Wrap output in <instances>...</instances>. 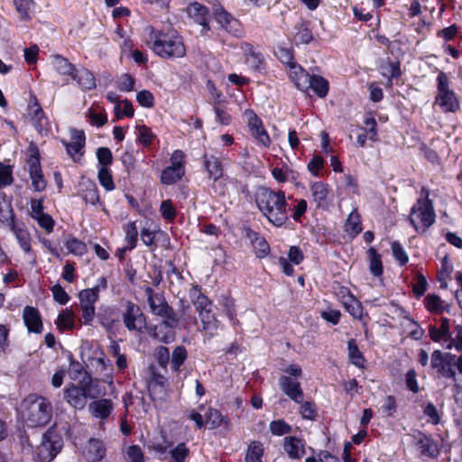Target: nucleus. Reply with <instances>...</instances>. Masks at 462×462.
Returning a JSON list of instances; mask_svg holds the SVG:
<instances>
[{
    "instance_id": "nucleus-59",
    "label": "nucleus",
    "mask_w": 462,
    "mask_h": 462,
    "mask_svg": "<svg viewBox=\"0 0 462 462\" xmlns=\"http://www.w3.org/2000/svg\"><path fill=\"white\" fill-rule=\"evenodd\" d=\"M160 212L164 219L172 221L177 215V211L171 199H165L161 203Z\"/></svg>"
},
{
    "instance_id": "nucleus-36",
    "label": "nucleus",
    "mask_w": 462,
    "mask_h": 462,
    "mask_svg": "<svg viewBox=\"0 0 462 462\" xmlns=\"http://www.w3.org/2000/svg\"><path fill=\"white\" fill-rule=\"evenodd\" d=\"M308 89L310 88L319 97H325L328 92V82L321 76L310 75Z\"/></svg>"
},
{
    "instance_id": "nucleus-23",
    "label": "nucleus",
    "mask_w": 462,
    "mask_h": 462,
    "mask_svg": "<svg viewBox=\"0 0 462 462\" xmlns=\"http://www.w3.org/2000/svg\"><path fill=\"white\" fill-rule=\"evenodd\" d=\"M114 410V403L109 399H99L89 403L88 411L90 414L97 419H107Z\"/></svg>"
},
{
    "instance_id": "nucleus-30",
    "label": "nucleus",
    "mask_w": 462,
    "mask_h": 462,
    "mask_svg": "<svg viewBox=\"0 0 462 462\" xmlns=\"http://www.w3.org/2000/svg\"><path fill=\"white\" fill-rule=\"evenodd\" d=\"M81 197L87 204L96 205L99 202L98 189L95 182L87 180L81 182Z\"/></svg>"
},
{
    "instance_id": "nucleus-25",
    "label": "nucleus",
    "mask_w": 462,
    "mask_h": 462,
    "mask_svg": "<svg viewBox=\"0 0 462 462\" xmlns=\"http://www.w3.org/2000/svg\"><path fill=\"white\" fill-rule=\"evenodd\" d=\"M29 115L31 116L34 127L39 133L42 134L43 131L48 130V118L45 116L42 108L36 99L29 106Z\"/></svg>"
},
{
    "instance_id": "nucleus-53",
    "label": "nucleus",
    "mask_w": 462,
    "mask_h": 462,
    "mask_svg": "<svg viewBox=\"0 0 462 462\" xmlns=\"http://www.w3.org/2000/svg\"><path fill=\"white\" fill-rule=\"evenodd\" d=\"M114 112L117 119L133 117L134 114L133 105L128 100H123L117 103L114 107Z\"/></svg>"
},
{
    "instance_id": "nucleus-44",
    "label": "nucleus",
    "mask_w": 462,
    "mask_h": 462,
    "mask_svg": "<svg viewBox=\"0 0 462 462\" xmlns=\"http://www.w3.org/2000/svg\"><path fill=\"white\" fill-rule=\"evenodd\" d=\"M56 325L59 330H69L75 326L74 314L70 310H64L58 315Z\"/></svg>"
},
{
    "instance_id": "nucleus-4",
    "label": "nucleus",
    "mask_w": 462,
    "mask_h": 462,
    "mask_svg": "<svg viewBox=\"0 0 462 462\" xmlns=\"http://www.w3.org/2000/svg\"><path fill=\"white\" fill-rule=\"evenodd\" d=\"M422 198H419L411 209L410 222L417 232H425L435 222L432 201L429 199L430 191L421 188Z\"/></svg>"
},
{
    "instance_id": "nucleus-60",
    "label": "nucleus",
    "mask_w": 462,
    "mask_h": 462,
    "mask_svg": "<svg viewBox=\"0 0 462 462\" xmlns=\"http://www.w3.org/2000/svg\"><path fill=\"white\" fill-rule=\"evenodd\" d=\"M97 158L99 167L108 168L113 162L112 152L107 147H100L97 150Z\"/></svg>"
},
{
    "instance_id": "nucleus-28",
    "label": "nucleus",
    "mask_w": 462,
    "mask_h": 462,
    "mask_svg": "<svg viewBox=\"0 0 462 462\" xmlns=\"http://www.w3.org/2000/svg\"><path fill=\"white\" fill-rule=\"evenodd\" d=\"M71 78L83 91L92 90L97 86L93 73L85 68L76 69Z\"/></svg>"
},
{
    "instance_id": "nucleus-35",
    "label": "nucleus",
    "mask_w": 462,
    "mask_h": 462,
    "mask_svg": "<svg viewBox=\"0 0 462 462\" xmlns=\"http://www.w3.org/2000/svg\"><path fill=\"white\" fill-rule=\"evenodd\" d=\"M86 116L92 125L97 127L103 126L107 122L106 110L100 106H92L89 107L86 113Z\"/></svg>"
},
{
    "instance_id": "nucleus-11",
    "label": "nucleus",
    "mask_w": 462,
    "mask_h": 462,
    "mask_svg": "<svg viewBox=\"0 0 462 462\" xmlns=\"http://www.w3.org/2000/svg\"><path fill=\"white\" fill-rule=\"evenodd\" d=\"M214 17L220 27L227 33L236 38L243 37L244 29L240 21L222 6H218L214 10Z\"/></svg>"
},
{
    "instance_id": "nucleus-2",
    "label": "nucleus",
    "mask_w": 462,
    "mask_h": 462,
    "mask_svg": "<svg viewBox=\"0 0 462 462\" xmlns=\"http://www.w3.org/2000/svg\"><path fill=\"white\" fill-rule=\"evenodd\" d=\"M255 201L259 210L273 226H282L289 220L284 191L263 188L257 192Z\"/></svg>"
},
{
    "instance_id": "nucleus-20",
    "label": "nucleus",
    "mask_w": 462,
    "mask_h": 462,
    "mask_svg": "<svg viewBox=\"0 0 462 462\" xmlns=\"http://www.w3.org/2000/svg\"><path fill=\"white\" fill-rule=\"evenodd\" d=\"M144 293L152 314L158 316L166 313L165 311L170 306L162 294L155 293L153 289L150 286L144 287Z\"/></svg>"
},
{
    "instance_id": "nucleus-51",
    "label": "nucleus",
    "mask_w": 462,
    "mask_h": 462,
    "mask_svg": "<svg viewBox=\"0 0 462 462\" xmlns=\"http://www.w3.org/2000/svg\"><path fill=\"white\" fill-rule=\"evenodd\" d=\"M137 139L143 146H149L155 139L156 135L148 126L144 125L136 126Z\"/></svg>"
},
{
    "instance_id": "nucleus-38",
    "label": "nucleus",
    "mask_w": 462,
    "mask_h": 462,
    "mask_svg": "<svg viewBox=\"0 0 462 462\" xmlns=\"http://www.w3.org/2000/svg\"><path fill=\"white\" fill-rule=\"evenodd\" d=\"M345 230L353 237L362 231L361 217L356 208H354L348 215L345 224Z\"/></svg>"
},
{
    "instance_id": "nucleus-32",
    "label": "nucleus",
    "mask_w": 462,
    "mask_h": 462,
    "mask_svg": "<svg viewBox=\"0 0 462 462\" xmlns=\"http://www.w3.org/2000/svg\"><path fill=\"white\" fill-rule=\"evenodd\" d=\"M106 453V448L102 440L98 439H90L87 446V454L92 462L102 460Z\"/></svg>"
},
{
    "instance_id": "nucleus-8",
    "label": "nucleus",
    "mask_w": 462,
    "mask_h": 462,
    "mask_svg": "<svg viewBox=\"0 0 462 462\" xmlns=\"http://www.w3.org/2000/svg\"><path fill=\"white\" fill-rule=\"evenodd\" d=\"M171 165L161 174V182L172 185L180 181L185 175V154L181 150H175L170 158Z\"/></svg>"
},
{
    "instance_id": "nucleus-19",
    "label": "nucleus",
    "mask_w": 462,
    "mask_h": 462,
    "mask_svg": "<svg viewBox=\"0 0 462 462\" xmlns=\"http://www.w3.org/2000/svg\"><path fill=\"white\" fill-rule=\"evenodd\" d=\"M88 395L87 389L75 384H70L65 389V399L76 409L81 410L86 406Z\"/></svg>"
},
{
    "instance_id": "nucleus-63",
    "label": "nucleus",
    "mask_w": 462,
    "mask_h": 462,
    "mask_svg": "<svg viewBox=\"0 0 462 462\" xmlns=\"http://www.w3.org/2000/svg\"><path fill=\"white\" fill-rule=\"evenodd\" d=\"M170 454L175 462H184L189 455V449L184 443H180L170 451Z\"/></svg>"
},
{
    "instance_id": "nucleus-55",
    "label": "nucleus",
    "mask_w": 462,
    "mask_h": 462,
    "mask_svg": "<svg viewBox=\"0 0 462 462\" xmlns=\"http://www.w3.org/2000/svg\"><path fill=\"white\" fill-rule=\"evenodd\" d=\"M65 245L69 253L73 254L75 255L81 256L87 252V246L85 243L75 237L69 238L66 241Z\"/></svg>"
},
{
    "instance_id": "nucleus-50",
    "label": "nucleus",
    "mask_w": 462,
    "mask_h": 462,
    "mask_svg": "<svg viewBox=\"0 0 462 462\" xmlns=\"http://www.w3.org/2000/svg\"><path fill=\"white\" fill-rule=\"evenodd\" d=\"M97 179L100 185L106 190L112 191L116 186L109 168L98 167Z\"/></svg>"
},
{
    "instance_id": "nucleus-7",
    "label": "nucleus",
    "mask_w": 462,
    "mask_h": 462,
    "mask_svg": "<svg viewBox=\"0 0 462 462\" xmlns=\"http://www.w3.org/2000/svg\"><path fill=\"white\" fill-rule=\"evenodd\" d=\"M63 439L54 429H49L42 436L41 446L38 448V457L41 462H51L60 452Z\"/></svg>"
},
{
    "instance_id": "nucleus-18",
    "label": "nucleus",
    "mask_w": 462,
    "mask_h": 462,
    "mask_svg": "<svg viewBox=\"0 0 462 462\" xmlns=\"http://www.w3.org/2000/svg\"><path fill=\"white\" fill-rule=\"evenodd\" d=\"M188 15L198 24L202 26L201 33H206L209 31V17L208 11L206 6L195 2L189 4L187 8Z\"/></svg>"
},
{
    "instance_id": "nucleus-29",
    "label": "nucleus",
    "mask_w": 462,
    "mask_h": 462,
    "mask_svg": "<svg viewBox=\"0 0 462 462\" xmlns=\"http://www.w3.org/2000/svg\"><path fill=\"white\" fill-rule=\"evenodd\" d=\"M198 314L201 321L203 330L209 336V337H212L218 328V321L212 313V309L199 312Z\"/></svg>"
},
{
    "instance_id": "nucleus-16",
    "label": "nucleus",
    "mask_w": 462,
    "mask_h": 462,
    "mask_svg": "<svg viewBox=\"0 0 462 462\" xmlns=\"http://www.w3.org/2000/svg\"><path fill=\"white\" fill-rule=\"evenodd\" d=\"M279 386L285 395L296 403H301L304 393L300 383L291 376L282 375L279 378Z\"/></svg>"
},
{
    "instance_id": "nucleus-37",
    "label": "nucleus",
    "mask_w": 462,
    "mask_h": 462,
    "mask_svg": "<svg viewBox=\"0 0 462 462\" xmlns=\"http://www.w3.org/2000/svg\"><path fill=\"white\" fill-rule=\"evenodd\" d=\"M51 63L55 71L60 75L72 77L76 71L74 65L60 55L52 56Z\"/></svg>"
},
{
    "instance_id": "nucleus-22",
    "label": "nucleus",
    "mask_w": 462,
    "mask_h": 462,
    "mask_svg": "<svg viewBox=\"0 0 462 462\" xmlns=\"http://www.w3.org/2000/svg\"><path fill=\"white\" fill-rule=\"evenodd\" d=\"M451 333L450 320L445 317L440 318L439 327L435 325H430L429 327V336L430 339L434 342L441 343L442 346Z\"/></svg>"
},
{
    "instance_id": "nucleus-42",
    "label": "nucleus",
    "mask_w": 462,
    "mask_h": 462,
    "mask_svg": "<svg viewBox=\"0 0 462 462\" xmlns=\"http://www.w3.org/2000/svg\"><path fill=\"white\" fill-rule=\"evenodd\" d=\"M125 232V242L128 245L129 251L134 249L138 241V229L134 221H130L123 227Z\"/></svg>"
},
{
    "instance_id": "nucleus-48",
    "label": "nucleus",
    "mask_w": 462,
    "mask_h": 462,
    "mask_svg": "<svg viewBox=\"0 0 462 462\" xmlns=\"http://www.w3.org/2000/svg\"><path fill=\"white\" fill-rule=\"evenodd\" d=\"M206 424L209 425L210 429L219 428L222 424L227 423V420L222 415V413L213 408H209L205 413Z\"/></svg>"
},
{
    "instance_id": "nucleus-52",
    "label": "nucleus",
    "mask_w": 462,
    "mask_h": 462,
    "mask_svg": "<svg viewBox=\"0 0 462 462\" xmlns=\"http://www.w3.org/2000/svg\"><path fill=\"white\" fill-rule=\"evenodd\" d=\"M269 430L273 436H283L291 432V426L284 420L279 419L270 422Z\"/></svg>"
},
{
    "instance_id": "nucleus-57",
    "label": "nucleus",
    "mask_w": 462,
    "mask_h": 462,
    "mask_svg": "<svg viewBox=\"0 0 462 462\" xmlns=\"http://www.w3.org/2000/svg\"><path fill=\"white\" fill-rule=\"evenodd\" d=\"M125 459L127 462H145L143 452L138 445H131L126 448Z\"/></svg>"
},
{
    "instance_id": "nucleus-3",
    "label": "nucleus",
    "mask_w": 462,
    "mask_h": 462,
    "mask_svg": "<svg viewBox=\"0 0 462 462\" xmlns=\"http://www.w3.org/2000/svg\"><path fill=\"white\" fill-rule=\"evenodd\" d=\"M21 416L28 427H43L52 416L51 403L42 396L30 394L21 403Z\"/></svg>"
},
{
    "instance_id": "nucleus-9",
    "label": "nucleus",
    "mask_w": 462,
    "mask_h": 462,
    "mask_svg": "<svg viewBox=\"0 0 462 462\" xmlns=\"http://www.w3.org/2000/svg\"><path fill=\"white\" fill-rule=\"evenodd\" d=\"M245 116L247 119L249 132L255 140L256 144L264 149H268L271 146L272 140L269 134L263 127L261 118H259L252 110H246L245 112Z\"/></svg>"
},
{
    "instance_id": "nucleus-64",
    "label": "nucleus",
    "mask_w": 462,
    "mask_h": 462,
    "mask_svg": "<svg viewBox=\"0 0 462 462\" xmlns=\"http://www.w3.org/2000/svg\"><path fill=\"white\" fill-rule=\"evenodd\" d=\"M324 163L325 161L321 156L314 155L307 165L308 171L314 177H318L319 176V171L324 167Z\"/></svg>"
},
{
    "instance_id": "nucleus-14",
    "label": "nucleus",
    "mask_w": 462,
    "mask_h": 462,
    "mask_svg": "<svg viewBox=\"0 0 462 462\" xmlns=\"http://www.w3.org/2000/svg\"><path fill=\"white\" fill-rule=\"evenodd\" d=\"M312 202L317 208H326L332 201L333 194L328 184L323 181H313L310 184Z\"/></svg>"
},
{
    "instance_id": "nucleus-45",
    "label": "nucleus",
    "mask_w": 462,
    "mask_h": 462,
    "mask_svg": "<svg viewBox=\"0 0 462 462\" xmlns=\"http://www.w3.org/2000/svg\"><path fill=\"white\" fill-rule=\"evenodd\" d=\"M263 445L260 441L249 444L245 455V462H263Z\"/></svg>"
},
{
    "instance_id": "nucleus-40",
    "label": "nucleus",
    "mask_w": 462,
    "mask_h": 462,
    "mask_svg": "<svg viewBox=\"0 0 462 462\" xmlns=\"http://www.w3.org/2000/svg\"><path fill=\"white\" fill-rule=\"evenodd\" d=\"M14 220L11 201L6 199L4 192L0 191V222L9 224Z\"/></svg>"
},
{
    "instance_id": "nucleus-33",
    "label": "nucleus",
    "mask_w": 462,
    "mask_h": 462,
    "mask_svg": "<svg viewBox=\"0 0 462 462\" xmlns=\"http://www.w3.org/2000/svg\"><path fill=\"white\" fill-rule=\"evenodd\" d=\"M347 351L350 363L358 368L364 369L365 367V359L355 339L348 340Z\"/></svg>"
},
{
    "instance_id": "nucleus-47",
    "label": "nucleus",
    "mask_w": 462,
    "mask_h": 462,
    "mask_svg": "<svg viewBox=\"0 0 462 462\" xmlns=\"http://www.w3.org/2000/svg\"><path fill=\"white\" fill-rule=\"evenodd\" d=\"M455 358L454 355L444 354L440 350H435L431 354L430 366L440 371L448 363Z\"/></svg>"
},
{
    "instance_id": "nucleus-39",
    "label": "nucleus",
    "mask_w": 462,
    "mask_h": 462,
    "mask_svg": "<svg viewBox=\"0 0 462 462\" xmlns=\"http://www.w3.org/2000/svg\"><path fill=\"white\" fill-rule=\"evenodd\" d=\"M151 337L156 340L169 344L175 338V332L171 328H167L165 325L157 324L151 331Z\"/></svg>"
},
{
    "instance_id": "nucleus-43",
    "label": "nucleus",
    "mask_w": 462,
    "mask_h": 462,
    "mask_svg": "<svg viewBox=\"0 0 462 462\" xmlns=\"http://www.w3.org/2000/svg\"><path fill=\"white\" fill-rule=\"evenodd\" d=\"M367 256L369 260V269L372 274L375 277L381 276L383 273L381 255L374 247H370L367 251Z\"/></svg>"
},
{
    "instance_id": "nucleus-5",
    "label": "nucleus",
    "mask_w": 462,
    "mask_h": 462,
    "mask_svg": "<svg viewBox=\"0 0 462 462\" xmlns=\"http://www.w3.org/2000/svg\"><path fill=\"white\" fill-rule=\"evenodd\" d=\"M107 286L106 277L102 276L97 283L90 289L82 290L79 294V307L82 312V319L85 325H89L95 317V303L98 300L99 291Z\"/></svg>"
},
{
    "instance_id": "nucleus-24",
    "label": "nucleus",
    "mask_w": 462,
    "mask_h": 462,
    "mask_svg": "<svg viewBox=\"0 0 462 462\" xmlns=\"http://www.w3.org/2000/svg\"><path fill=\"white\" fill-rule=\"evenodd\" d=\"M203 164L209 179L217 182L223 176V166L219 158L214 155H203Z\"/></svg>"
},
{
    "instance_id": "nucleus-49",
    "label": "nucleus",
    "mask_w": 462,
    "mask_h": 462,
    "mask_svg": "<svg viewBox=\"0 0 462 462\" xmlns=\"http://www.w3.org/2000/svg\"><path fill=\"white\" fill-rule=\"evenodd\" d=\"M187 350L183 346H176L171 354V365L174 372H178L187 359Z\"/></svg>"
},
{
    "instance_id": "nucleus-54",
    "label": "nucleus",
    "mask_w": 462,
    "mask_h": 462,
    "mask_svg": "<svg viewBox=\"0 0 462 462\" xmlns=\"http://www.w3.org/2000/svg\"><path fill=\"white\" fill-rule=\"evenodd\" d=\"M14 5L15 6L16 11L21 15L22 19H30V13L34 7L33 0H14Z\"/></svg>"
},
{
    "instance_id": "nucleus-62",
    "label": "nucleus",
    "mask_w": 462,
    "mask_h": 462,
    "mask_svg": "<svg viewBox=\"0 0 462 462\" xmlns=\"http://www.w3.org/2000/svg\"><path fill=\"white\" fill-rule=\"evenodd\" d=\"M423 413L428 418V422H430L433 425H437L440 422L439 413L432 402H429L425 405Z\"/></svg>"
},
{
    "instance_id": "nucleus-26",
    "label": "nucleus",
    "mask_w": 462,
    "mask_h": 462,
    "mask_svg": "<svg viewBox=\"0 0 462 462\" xmlns=\"http://www.w3.org/2000/svg\"><path fill=\"white\" fill-rule=\"evenodd\" d=\"M290 79L294 82L297 88L301 91L308 90V80L310 74L299 64L295 63L289 68Z\"/></svg>"
},
{
    "instance_id": "nucleus-1",
    "label": "nucleus",
    "mask_w": 462,
    "mask_h": 462,
    "mask_svg": "<svg viewBox=\"0 0 462 462\" xmlns=\"http://www.w3.org/2000/svg\"><path fill=\"white\" fill-rule=\"evenodd\" d=\"M145 43L158 57L167 60L181 59L186 55V46L180 32L172 28H145Z\"/></svg>"
},
{
    "instance_id": "nucleus-34",
    "label": "nucleus",
    "mask_w": 462,
    "mask_h": 462,
    "mask_svg": "<svg viewBox=\"0 0 462 462\" xmlns=\"http://www.w3.org/2000/svg\"><path fill=\"white\" fill-rule=\"evenodd\" d=\"M417 447L423 456L434 457L439 454L438 445L426 435H420L417 441Z\"/></svg>"
},
{
    "instance_id": "nucleus-21",
    "label": "nucleus",
    "mask_w": 462,
    "mask_h": 462,
    "mask_svg": "<svg viewBox=\"0 0 462 462\" xmlns=\"http://www.w3.org/2000/svg\"><path fill=\"white\" fill-rule=\"evenodd\" d=\"M23 322L29 332L40 334L42 332L43 325L39 310L32 306H26L23 311Z\"/></svg>"
},
{
    "instance_id": "nucleus-6",
    "label": "nucleus",
    "mask_w": 462,
    "mask_h": 462,
    "mask_svg": "<svg viewBox=\"0 0 462 462\" xmlns=\"http://www.w3.org/2000/svg\"><path fill=\"white\" fill-rule=\"evenodd\" d=\"M435 105L445 113L456 112L460 107L456 93L449 88V79L443 71H440L437 77Z\"/></svg>"
},
{
    "instance_id": "nucleus-12",
    "label": "nucleus",
    "mask_w": 462,
    "mask_h": 462,
    "mask_svg": "<svg viewBox=\"0 0 462 462\" xmlns=\"http://www.w3.org/2000/svg\"><path fill=\"white\" fill-rule=\"evenodd\" d=\"M28 173L34 191L42 192L46 189L47 181L43 176L38 155L32 154L27 160Z\"/></svg>"
},
{
    "instance_id": "nucleus-31",
    "label": "nucleus",
    "mask_w": 462,
    "mask_h": 462,
    "mask_svg": "<svg viewBox=\"0 0 462 462\" xmlns=\"http://www.w3.org/2000/svg\"><path fill=\"white\" fill-rule=\"evenodd\" d=\"M426 309L434 314H441L443 312H449V305L446 304L439 296L436 294H428L424 299Z\"/></svg>"
},
{
    "instance_id": "nucleus-15",
    "label": "nucleus",
    "mask_w": 462,
    "mask_h": 462,
    "mask_svg": "<svg viewBox=\"0 0 462 462\" xmlns=\"http://www.w3.org/2000/svg\"><path fill=\"white\" fill-rule=\"evenodd\" d=\"M337 296L346 310L355 319H361L363 307L361 302L346 287H341Z\"/></svg>"
},
{
    "instance_id": "nucleus-10",
    "label": "nucleus",
    "mask_w": 462,
    "mask_h": 462,
    "mask_svg": "<svg viewBox=\"0 0 462 462\" xmlns=\"http://www.w3.org/2000/svg\"><path fill=\"white\" fill-rule=\"evenodd\" d=\"M124 325L129 331L141 332L146 326V319L139 306L132 301L125 303L122 314Z\"/></svg>"
},
{
    "instance_id": "nucleus-58",
    "label": "nucleus",
    "mask_w": 462,
    "mask_h": 462,
    "mask_svg": "<svg viewBox=\"0 0 462 462\" xmlns=\"http://www.w3.org/2000/svg\"><path fill=\"white\" fill-rule=\"evenodd\" d=\"M300 404V413L301 417L305 420H313L317 416V409L315 403L310 401L304 402L303 400Z\"/></svg>"
},
{
    "instance_id": "nucleus-46",
    "label": "nucleus",
    "mask_w": 462,
    "mask_h": 462,
    "mask_svg": "<svg viewBox=\"0 0 462 462\" xmlns=\"http://www.w3.org/2000/svg\"><path fill=\"white\" fill-rule=\"evenodd\" d=\"M447 349L455 348L457 351H462V326L457 325L451 335L443 345Z\"/></svg>"
},
{
    "instance_id": "nucleus-56",
    "label": "nucleus",
    "mask_w": 462,
    "mask_h": 462,
    "mask_svg": "<svg viewBox=\"0 0 462 462\" xmlns=\"http://www.w3.org/2000/svg\"><path fill=\"white\" fill-rule=\"evenodd\" d=\"M165 312V314L159 315L163 319L160 324L165 325L167 328L174 330L179 326L180 322L177 314L171 306L168 308V310H166Z\"/></svg>"
},
{
    "instance_id": "nucleus-17",
    "label": "nucleus",
    "mask_w": 462,
    "mask_h": 462,
    "mask_svg": "<svg viewBox=\"0 0 462 462\" xmlns=\"http://www.w3.org/2000/svg\"><path fill=\"white\" fill-rule=\"evenodd\" d=\"M282 448L291 459L298 460L305 455V441L294 436H288L282 440Z\"/></svg>"
},
{
    "instance_id": "nucleus-41",
    "label": "nucleus",
    "mask_w": 462,
    "mask_h": 462,
    "mask_svg": "<svg viewBox=\"0 0 462 462\" xmlns=\"http://www.w3.org/2000/svg\"><path fill=\"white\" fill-rule=\"evenodd\" d=\"M380 71L383 77L387 78L390 84H392L393 79H398L401 76L399 62L390 60H387L380 66Z\"/></svg>"
},
{
    "instance_id": "nucleus-13",
    "label": "nucleus",
    "mask_w": 462,
    "mask_h": 462,
    "mask_svg": "<svg viewBox=\"0 0 462 462\" xmlns=\"http://www.w3.org/2000/svg\"><path fill=\"white\" fill-rule=\"evenodd\" d=\"M9 226L14 235L16 241L25 254L32 257V263H35L36 256L33 254L31 245V235L23 223H17L15 220L9 223Z\"/></svg>"
},
{
    "instance_id": "nucleus-27",
    "label": "nucleus",
    "mask_w": 462,
    "mask_h": 462,
    "mask_svg": "<svg viewBox=\"0 0 462 462\" xmlns=\"http://www.w3.org/2000/svg\"><path fill=\"white\" fill-rule=\"evenodd\" d=\"M241 49L249 66L255 70H261L263 64V56L261 51L248 42H243Z\"/></svg>"
},
{
    "instance_id": "nucleus-61",
    "label": "nucleus",
    "mask_w": 462,
    "mask_h": 462,
    "mask_svg": "<svg viewBox=\"0 0 462 462\" xmlns=\"http://www.w3.org/2000/svg\"><path fill=\"white\" fill-rule=\"evenodd\" d=\"M155 358L159 365L162 368H166L170 363V351L169 348L163 346L156 347L154 352Z\"/></svg>"
}]
</instances>
